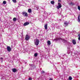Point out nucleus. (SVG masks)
<instances>
[{
	"mask_svg": "<svg viewBox=\"0 0 80 80\" xmlns=\"http://www.w3.org/2000/svg\"><path fill=\"white\" fill-rule=\"evenodd\" d=\"M51 4H52V5H53L55 3V2L54 1H52L51 2Z\"/></svg>",
	"mask_w": 80,
	"mask_h": 80,
	"instance_id": "obj_12",
	"label": "nucleus"
},
{
	"mask_svg": "<svg viewBox=\"0 0 80 80\" xmlns=\"http://www.w3.org/2000/svg\"><path fill=\"white\" fill-rule=\"evenodd\" d=\"M29 25V22H27L24 24L23 26H27V25Z\"/></svg>",
	"mask_w": 80,
	"mask_h": 80,
	"instance_id": "obj_7",
	"label": "nucleus"
},
{
	"mask_svg": "<svg viewBox=\"0 0 80 80\" xmlns=\"http://www.w3.org/2000/svg\"><path fill=\"white\" fill-rule=\"evenodd\" d=\"M22 14L24 17H28V14L26 12H22Z\"/></svg>",
	"mask_w": 80,
	"mask_h": 80,
	"instance_id": "obj_2",
	"label": "nucleus"
},
{
	"mask_svg": "<svg viewBox=\"0 0 80 80\" xmlns=\"http://www.w3.org/2000/svg\"><path fill=\"white\" fill-rule=\"evenodd\" d=\"M28 79L29 80H32V79L31 78H29Z\"/></svg>",
	"mask_w": 80,
	"mask_h": 80,
	"instance_id": "obj_23",
	"label": "nucleus"
},
{
	"mask_svg": "<svg viewBox=\"0 0 80 80\" xmlns=\"http://www.w3.org/2000/svg\"><path fill=\"white\" fill-rule=\"evenodd\" d=\"M78 22H80V15H79L78 16Z\"/></svg>",
	"mask_w": 80,
	"mask_h": 80,
	"instance_id": "obj_14",
	"label": "nucleus"
},
{
	"mask_svg": "<svg viewBox=\"0 0 80 80\" xmlns=\"http://www.w3.org/2000/svg\"><path fill=\"white\" fill-rule=\"evenodd\" d=\"M61 40H62L63 41H65V40L61 38Z\"/></svg>",
	"mask_w": 80,
	"mask_h": 80,
	"instance_id": "obj_22",
	"label": "nucleus"
},
{
	"mask_svg": "<svg viewBox=\"0 0 80 80\" xmlns=\"http://www.w3.org/2000/svg\"><path fill=\"white\" fill-rule=\"evenodd\" d=\"M69 80H72V77H71V76H70L69 77Z\"/></svg>",
	"mask_w": 80,
	"mask_h": 80,
	"instance_id": "obj_15",
	"label": "nucleus"
},
{
	"mask_svg": "<svg viewBox=\"0 0 80 80\" xmlns=\"http://www.w3.org/2000/svg\"><path fill=\"white\" fill-rule=\"evenodd\" d=\"M58 6L57 7V9H59V8H61L62 7V5L60 3H58Z\"/></svg>",
	"mask_w": 80,
	"mask_h": 80,
	"instance_id": "obj_4",
	"label": "nucleus"
},
{
	"mask_svg": "<svg viewBox=\"0 0 80 80\" xmlns=\"http://www.w3.org/2000/svg\"><path fill=\"white\" fill-rule=\"evenodd\" d=\"M37 55H38V54L37 53H35L34 54L35 57H37Z\"/></svg>",
	"mask_w": 80,
	"mask_h": 80,
	"instance_id": "obj_20",
	"label": "nucleus"
},
{
	"mask_svg": "<svg viewBox=\"0 0 80 80\" xmlns=\"http://www.w3.org/2000/svg\"><path fill=\"white\" fill-rule=\"evenodd\" d=\"M28 13H32V9L30 8H29L28 10Z\"/></svg>",
	"mask_w": 80,
	"mask_h": 80,
	"instance_id": "obj_11",
	"label": "nucleus"
},
{
	"mask_svg": "<svg viewBox=\"0 0 80 80\" xmlns=\"http://www.w3.org/2000/svg\"><path fill=\"white\" fill-rule=\"evenodd\" d=\"M30 36H29L28 35H27L26 36V37H25V39L26 40H29V39H30Z\"/></svg>",
	"mask_w": 80,
	"mask_h": 80,
	"instance_id": "obj_3",
	"label": "nucleus"
},
{
	"mask_svg": "<svg viewBox=\"0 0 80 80\" xmlns=\"http://www.w3.org/2000/svg\"><path fill=\"white\" fill-rule=\"evenodd\" d=\"M12 70L13 72H14V73H15V72H17V69L15 68L12 69Z\"/></svg>",
	"mask_w": 80,
	"mask_h": 80,
	"instance_id": "obj_6",
	"label": "nucleus"
},
{
	"mask_svg": "<svg viewBox=\"0 0 80 80\" xmlns=\"http://www.w3.org/2000/svg\"><path fill=\"white\" fill-rule=\"evenodd\" d=\"M70 5H73V2H71L70 3Z\"/></svg>",
	"mask_w": 80,
	"mask_h": 80,
	"instance_id": "obj_21",
	"label": "nucleus"
},
{
	"mask_svg": "<svg viewBox=\"0 0 80 80\" xmlns=\"http://www.w3.org/2000/svg\"><path fill=\"white\" fill-rule=\"evenodd\" d=\"M64 24L66 25V26H67V25H68V23L66 22L64 23Z\"/></svg>",
	"mask_w": 80,
	"mask_h": 80,
	"instance_id": "obj_18",
	"label": "nucleus"
},
{
	"mask_svg": "<svg viewBox=\"0 0 80 80\" xmlns=\"http://www.w3.org/2000/svg\"><path fill=\"white\" fill-rule=\"evenodd\" d=\"M47 43L48 45H50L51 44V42H50V41H48L47 42Z\"/></svg>",
	"mask_w": 80,
	"mask_h": 80,
	"instance_id": "obj_9",
	"label": "nucleus"
},
{
	"mask_svg": "<svg viewBox=\"0 0 80 80\" xmlns=\"http://www.w3.org/2000/svg\"><path fill=\"white\" fill-rule=\"evenodd\" d=\"M34 44L36 45H38L39 44V42H40V41H39V39L36 38L34 40Z\"/></svg>",
	"mask_w": 80,
	"mask_h": 80,
	"instance_id": "obj_1",
	"label": "nucleus"
},
{
	"mask_svg": "<svg viewBox=\"0 0 80 80\" xmlns=\"http://www.w3.org/2000/svg\"><path fill=\"white\" fill-rule=\"evenodd\" d=\"M6 3L7 2H6V1H3V4H6Z\"/></svg>",
	"mask_w": 80,
	"mask_h": 80,
	"instance_id": "obj_19",
	"label": "nucleus"
},
{
	"mask_svg": "<svg viewBox=\"0 0 80 80\" xmlns=\"http://www.w3.org/2000/svg\"><path fill=\"white\" fill-rule=\"evenodd\" d=\"M45 73V72H44V71H42V73Z\"/></svg>",
	"mask_w": 80,
	"mask_h": 80,
	"instance_id": "obj_24",
	"label": "nucleus"
},
{
	"mask_svg": "<svg viewBox=\"0 0 80 80\" xmlns=\"http://www.w3.org/2000/svg\"><path fill=\"white\" fill-rule=\"evenodd\" d=\"M49 80H53V79L52 78H50Z\"/></svg>",
	"mask_w": 80,
	"mask_h": 80,
	"instance_id": "obj_25",
	"label": "nucleus"
},
{
	"mask_svg": "<svg viewBox=\"0 0 80 80\" xmlns=\"http://www.w3.org/2000/svg\"><path fill=\"white\" fill-rule=\"evenodd\" d=\"M58 2H61V1L60 0H58Z\"/></svg>",
	"mask_w": 80,
	"mask_h": 80,
	"instance_id": "obj_27",
	"label": "nucleus"
},
{
	"mask_svg": "<svg viewBox=\"0 0 80 80\" xmlns=\"http://www.w3.org/2000/svg\"><path fill=\"white\" fill-rule=\"evenodd\" d=\"M1 60H2V59H3V58H1Z\"/></svg>",
	"mask_w": 80,
	"mask_h": 80,
	"instance_id": "obj_26",
	"label": "nucleus"
},
{
	"mask_svg": "<svg viewBox=\"0 0 80 80\" xmlns=\"http://www.w3.org/2000/svg\"><path fill=\"white\" fill-rule=\"evenodd\" d=\"M12 2H14V3H17V0H12Z\"/></svg>",
	"mask_w": 80,
	"mask_h": 80,
	"instance_id": "obj_16",
	"label": "nucleus"
},
{
	"mask_svg": "<svg viewBox=\"0 0 80 80\" xmlns=\"http://www.w3.org/2000/svg\"><path fill=\"white\" fill-rule=\"evenodd\" d=\"M7 50L8 52H10L12 49L10 46H8L7 47Z\"/></svg>",
	"mask_w": 80,
	"mask_h": 80,
	"instance_id": "obj_5",
	"label": "nucleus"
},
{
	"mask_svg": "<svg viewBox=\"0 0 80 80\" xmlns=\"http://www.w3.org/2000/svg\"><path fill=\"white\" fill-rule=\"evenodd\" d=\"M13 22H15L17 20V18H14L13 19Z\"/></svg>",
	"mask_w": 80,
	"mask_h": 80,
	"instance_id": "obj_13",
	"label": "nucleus"
},
{
	"mask_svg": "<svg viewBox=\"0 0 80 80\" xmlns=\"http://www.w3.org/2000/svg\"><path fill=\"white\" fill-rule=\"evenodd\" d=\"M72 43L74 44V45H75V44H76V41L75 40H73L72 41Z\"/></svg>",
	"mask_w": 80,
	"mask_h": 80,
	"instance_id": "obj_10",
	"label": "nucleus"
},
{
	"mask_svg": "<svg viewBox=\"0 0 80 80\" xmlns=\"http://www.w3.org/2000/svg\"><path fill=\"white\" fill-rule=\"evenodd\" d=\"M47 24H45V25H44V28L45 29V30H47V29H48V28L47 27Z\"/></svg>",
	"mask_w": 80,
	"mask_h": 80,
	"instance_id": "obj_8",
	"label": "nucleus"
},
{
	"mask_svg": "<svg viewBox=\"0 0 80 80\" xmlns=\"http://www.w3.org/2000/svg\"><path fill=\"white\" fill-rule=\"evenodd\" d=\"M78 40H80V34H79L78 35Z\"/></svg>",
	"mask_w": 80,
	"mask_h": 80,
	"instance_id": "obj_17",
	"label": "nucleus"
}]
</instances>
